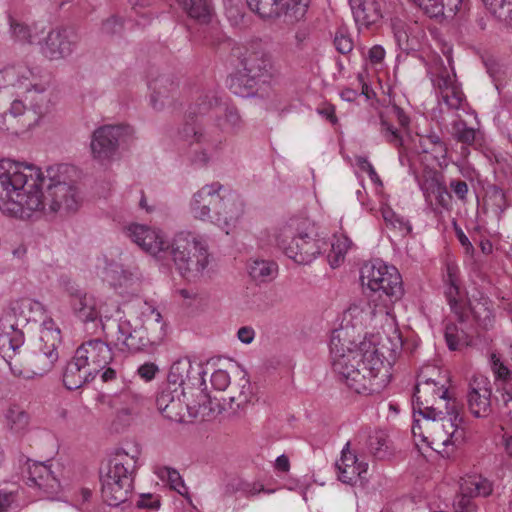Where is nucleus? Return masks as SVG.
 <instances>
[{"label": "nucleus", "instance_id": "nucleus-1", "mask_svg": "<svg viewBox=\"0 0 512 512\" xmlns=\"http://www.w3.org/2000/svg\"><path fill=\"white\" fill-rule=\"evenodd\" d=\"M59 168L46 175L34 165L0 160V210L16 218H29L46 205L52 212H74L79 206L76 187L62 181Z\"/></svg>", "mask_w": 512, "mask_h": 512}, {"label": "nucleus", "instance_id": "nucleus-2", "mask_svg": "<svg viewBox=\"0 0 512 512\" xmlns=\"http://www.w3.org/2000/svg\"><path fill=\"white\" fill-rule=\"evenodd\" d=\"M340 334L334 331L330 340L332 369L338 381L358 394L380 393L391 380L390 363L375 347L345 351Z\"/></svg>", "mask_w": 512, "mask_h": 512}, {"label": "nucleus", "instance_id": "nucleus-3", "mask_svg": "<svg viewBox=\"0 0 512 512\" xmlns=\"http://www.w3.org/2000/svg\"><path fill=\"white\" fill-rule=\"evenodd\" d=\"M242 126L243 121L238 109L234 105L222 102L212 126L203 127L200 124L187 122L180 129L179 134L181 139L190 146L191 161L203 166L220 149L224 134L237 133Z\"/></svg>", "mask_w": 512, "mask_h": 512}, {"label": "nucleus", "instance_id": "nucleus-4", "mask_svg": "<svg viewBox=\"0 0 512 512\" xmlns=\"http://www.w3.org/2000/svg\"><path fill=\"white\" fill-rule=\"evenodd\" d=\"M141 451L137 446L116 448L107 466L100 473L101 494L110 506H118L128 500L139 468Z\"/></svg>", "mask_w": 512, "mask_h": 512}, {"label": "nucleus", "instance_id": "nucleus-5", "mask_svg": "<svg viewBox=\"0 0 512 512\" xmlns=\"http://www.w3.org/2000/svg\"><path fill=\"white\" fill-rule=\"evenodd\" d=\"M360 281L370 303L379 312L388 314L404 294L402 277L397 268L381 260L365 263L360 270Z\"/></svg>", "mask_w": 512, "mask_h": 512}, {"label": "nucleus", "instance_id": "nucleus-6", "mask_svg": "<svg viewBox=\"0 0 512 512\" xmlns=\"http://www.w3.org/2000/svg\"><path fill=\"white\" fill-rule=\"evenodd\" d=\"M307 220L293 218L275 229L271 242L298 264H309L323 249L325 241L315 238Z\"/></svg>", "mask_w": 512, "mask_h": 512}, {"label": "nucleus", "instance_id": "nucleus-7", "mask_svg": "<svg viewBox=\"0 0 512 512\" xmlns=\"http://www.w3.org/2000/svg\"><path fill=\"white\" fill-rule=\"evenodd\" d=\"M61 342L60 330L43 328L39 339L24 353L20 350L8 365L14 375L32 379L48 373L58 360L57 347Z\"/></svg>", "mask_w": 512, "mask_h": 512}, {"label": "nucleus", "instance_id": "nucleus-8", "mask_svg": "<svg viewBox=\"0 0 512 512\" xmlns=\"http://www.w3.org/2000/svg\"><path fill=\"white\" fill-rule=\"evenodd\" d=\"M169 255L182 277L188 281L200 279L209 265L208 244L202 236L190 232L177 233L172 242Z\"/></svg>", "mask_w": 512, "mask_h": 512}, {"label": "nucleus", "instance_id": "nucleus-9", "mask_svg": "<svg viewBox=\"0 0 512 512\" xmlns=\"http://www.w3.org/2000/svg\"><path fill=\"white\" fill-rule=\"evenodd\" d=\"M164 323L161 313L155 308L145 314L144 325L133 328L129 321L117 324L115 345L122 351L138 352L150 345H158L165 337Z\"/></svg>", "mask_w": 512, "mask_h": 512}, {"label": "nucleus", "instance_id": "nucleus-10", "mask_svg": "<svg viewBox=\"0 0 512 512\" xmlns=\"http://www.w3.org/2000/svg\"><path fill=\"white\" fill-rule=\"evenodd\" d=\"M167 380L189 396L187 409L207 408L212 404L206 391L204 371L201 366H194L190 359L183 358L175 361L170 367Z\"/></svg>", "mask_w": 512, "mask_h": 512}, {"label": "nucleus", "instance_id": "nucleus-11", "mask_svg": "<svg viewBox=\"0 0 512 512\" xmlns=\"http://www.w3.org/2000/svg\"><path fill=\"white\" fill-rule=\"evenodd\" d=\"M413 411L414 416L419 414L426 421H436L437 417L444 414V409H450L455 399L448 395V389L434 379L425 380L418 378L414 392Z\"/></svg>", "mask_w": 512, "mask_h": 512}, {"label": "nucleus", "instance_id": "nucleus-12", "mask_svg": "<svg viewBox=\"0 0 512 512\" xmlns=\"http://www.w3.org/2000/svg\"><path fill=\"white\" fill-rule=\"evenodd\" d=\"M247 82H267L279 75L272 54L260 47H249L240 57Z\"/></svg>", "mask_w": 512, "mask_h": 512}, {"label": "nucleus", "instance_id": "nucleus-13", "mask_svg": "<svg viewBox=\"0 0 512 512\" xmlns=\"http://www.w3.org/2000/svg\"><path fill=\"white\" fill-rule=\"evenodd\" d=\"M37 80L33 70L24 63L13 64L0 70V98L13 96L12 89L31 94L30 87Z\"/></svg>", "mask_w": 512, "mask_h": 512}, {"label": "nucleus", "instance_id": "nucleus-14", "mask_svg": "<svg viewBox=\"0 0 512 512\" xmlns=\"http://www.w3.org/2000/svg\"><path fill=\"white\" fill-rule=\"evenodd\" d=\"M74 356L94 377L104 370L113 358L109 345L99 338L82 343Z\"/></svg>", "mask_w": 512, "mask_h": 512}, {"label": "nucleus", "instance_id": "nucleus-15", "mask_svg": "<svg viewBox=\"0 0 512 512\" xmlns=\"http://www.w3.org/2000/svg\"><path fill=\"white\" fill-rule=\"evenodd\" d=\"M244 214V203L240 195L223 188L222 195L213 215V222L229 234Z\"/></svg>", "mask_w": 512, "mask_h": 512}, {"label": "nucleus", "instance_id": "nucleus-16", "mask_svg": "<svg viewBox=\"0 0 512 512\" xmlns=\"http://www.w3.org/2000/svg\"><path fill=\"white\" fill-rule=\"evenodd\" d=\"M128 231L132 241L151 255L162 258L169 253L171 243L165 240L161 231L140 224L129 226Z\"/></svg>", "mask_w": 512, "mask_h": 512}, {"label": "nucleus", "instance_id": "nucleus-17", "mask_svg": "<svg viewBox=\"0 0 512 512\" xmlns=\"http://www.w3.org/2000/svg\"><path fill=\"white\" fill-rule=\"evenodd\" d=\"M122 128L117 125H104L97 128L91 138V152L99 161L110 160L117 152Z\"/></svg>", "mask_w": 512, "mask_h": 512}, {"label": "nucleus", "instance_id": "nucleus-18", "mask_svg": "<svg viewBox=\"0 0 512 512\" xmlns=\"http://www.w3.org/2000/svg\"><path fill=\"white\" fill-rule=\"evenodd\" d=\"M223 186L219 183L205 185L198 190L190 203L191 212L195 218L213 221L216 206L220 201Z\"/></svg>", "mask_w": 512, "mask_h": 512}, {"label": "nucleus", "instance_id": "nucleus-19", "mask_svg": "<svg viewBox=\"0 0 512 512\" xmlns=\"http://www.w3.org/2000/svg\"><path fill=\"white\" fill-rule=\"evenodd\" d=\"M70 305L75 316L84 323H101V314L97 299L75 287L67 288Z\"/></svg>", "mask_w": 512, "mask_h": 512}, {"label": "nucleus", "instance_id": "nucleus-20", "mask_svg": "<svg viewBox=\"0 0 512 512\" xmlns=\"http://www.w3.org/2000/svg\"><path fill=\"white\" fill-rule=\"evenodd\" d=\"M491 395L492 390L486 378L472 379L467 393V403L473 416L487 417L491 413Z\"/></svg>", "mask_w": 512, "mask_h": 512}, {"label": "nucleus", "instance_id": "nucleus-21", "mask_svg": "<svg viewBox=\"0 0 512 512\" xmlns=\"http://www.w3.org/2000/svg\"><path fill=\"white\" fill-rule=\"evenodd\" d=\"M187 402H189V396L177 386L171 385L168 380L156 398L159 411L172 420L181 417L182 410L187 408Z\"/></svg>", "mask_w": 512, "mask_h": 512}, {"label": "nucleus", "instance_id": "nucleus-22", "mask_svg": "<svg viewBox=\"0 0 512 512\" xmlns=\"http://www.w3.org/2000/svg\"><path fill=\"white\" fill-rule=\"evenodd\" d=\"M28 485L37 488L46 497L56 495L60 489V482L51 470V466L44 462L28 464Z\"/></svg>", "mask_w": 512, "mask_h": 512}, {"label": "nucleus", "instance_id": "nucleus-23", "mask_svg": "<svg viewBox=\"0 0 512 512\" xmlns=\"http://www.w3.org/2000/svg\"><path fill=\"white\" fill-rule=\"evenodd\" d=\"M455 77L454 72L451 75L447 69L443 68L432 78V83L448 108L458 110L462 106L465 96Z\"/></svg>", "mask_w": 512, "mask_h": 512}, {"label": "nucleus", "instance_id": "nucleus-24", "mask_svg": "<svg viewBox=\"0 0 512 512\" xmlns=\"http://www.w3.org/2000/svg\"><path fill=\"white\" fill-rule=\"evenodd\" d=\"M71 32L67 29L51 30L41 45V53L50 60H59L69 56L75 42L70 38Z\"/></svg>", "mask_w": 512, "mask_h": 512}, {"label": "nucleus", "instance_id": "nucleus-25", "mask_svg": "<svg viewBox=\"0 0 512 512\" xmlns=\"http://www.w3.org/2000/svg\"><path fill=\"white\" fill-rule=\"evenodd\" d=\"M349 447L350 443L348 442L342 449L341 457L336 462V468L338 470L339 480L352 485L367 472L368 464L359 462L356 455L350 451Z\"/></svg>", "mask_w": 512, "mask_h": 512}, {"label": "nucleus", "instance_id": "nucleus-26", "mask_svg": "<svg viewBox=\"0 0 512 512\" xmlns=\"http://www.w3.org/2000/svg\"><path fill=\"white\" fill-rule=\"evenodd\" d=\"M355 22L366 28L377 24L382 19L380 0H348Z\"/></svg>", "mask_w": 512, "mask_h": 512}, {"label": "nucleus", "instance_id": "nucleus-27", "mask_svg": "<svg viewBox=\"0 0 512 512\" xmlns=\"http://www.w3.org/2000/svg\"><path fill=\"white\" fill-rule=\"evenodd\" d=\"M24 344L23 328L0 322V356L8 363Z\"/></svg>", "mask_w": 512, "mask_h": 512}, {"label": "nucleus", "instance_id": "nucleus-28", "mask_svg": "<svg viewBox=\"0 0 512 512\" xmlns=\"http://www.w3.org/2000/svg\"><path fill=\"white\" fill-rule=\"evenodd\" d=\"M430 18L453 17L465 5L464 0H411Z\"/></svg>", "mask_w": 512, "mask_h": 512}, {"label": "nucleus", "instance_id": "nucleus-29", "mask_svg": "<svg viewBox=\"0 0 512 512\" xmlns=\"http://www.w3.org/2000/svg\"><path fill=\"white\" fill-rule=\"evenodd\" d=\"M151 89V105L156 110H161L176 93L178 84L168 75H161L149 82Z\"/></svg>", "mask_w": 512, "mask_h": 512}, {"label": "nucleus", "instance_id": "nucleus-30", "mask_svg": "<svg viewBox=\"0 0 512 512\" xmlns=\"http://www.w3.org/2000/svg\"><path fill=\"white\" fill-rule=\"evenodd\" d=\"M252 396L253 391L250 380L243 374L229 386L227 396L223 398V401L228 402L229 408L235 413L247 405L251 401Z\"/></svg>", "mask_w": 512, "mask_h": 512}, {"label": "nucleus", "instance_id": "nucleus-31", "mask_svg": "<svg viewBox=\"0 0 512 512\" xmlns=\"http://www.w3.org/2000/svg\"><path fill=\"white\" fill-rule=\"evenodd\" d=\"M445 285V296L448 300L451 310L457 315L460 322H464L467 316V311L460 297L457 271L450 265L447 266Z\"/></svg>", "mask_w": 512, "mask_h": 512}, {"label": "nucleus", "instance_id": "nucleus-32", "mask_svg": "<svg viewBox=\"0 0 512 512\" xmlns=\"http://www.w3.org/2000/svg\"><path fill=\"white\" fill-rule=\"evenodd\" d=\"M444 414L437 417L440 428L447 431V434L453 438V441L461 443L464 438L463 430L460 429L463 418L460 416V410L457 401H453L450 409H444Z\"/></svg>", "mask_w": 512, "mask_h": 512}, {"label": "nucleus", "instance_id": "nucleus-33", "mask_svg": "<svg viewBox=\"0 0 512 512\" xmlns=\"http://www.w3.org/2000/svg\"><path fill=\"white\" fill-rule=\"evenodd\" d=\"M94 378L92 373L73 356L72 360L69 361L65 367L63 384L68 390H76Z\"/></svg>", "mask_w": 512, "mask_h": 512}, {"label": "nucleus", "instance_id": "nucleus-34", "mask_svg": "<svg viewBox=\"0 0 512 512\" xmlns=\"http://www.w3.org/2000/svg\"><path fill=\"white\" fill-rule=\"evenodd\" d=\"M222 104L221 99L218 97L217 93L214 91H208L202 95H200L195 103L190 106L189 111L186 116V121L189 123L199 124L194 117L198 115L207 114L210 111H214L217 113L218 109Z\"/></svg>", "mask_w": 512, "mask_h": 512}, {"label": "nucleus", "instance_id": "nucleus-35", "mask_svg": "<svg viewBox=\"0 0 512 512\" xmlns=\"http://www.w3.org/2000/svg\"><path fill=\"white\" fill-rule=\"evenodd\" d=\"M460 490L474 498L488 497L493 492V484L481 475H469L462 478Z\"/></svg>", "mask_w": 512, "mask_h": 512}, {"label": "nucleus", "instance_id": "nucleus-36", "mask_svg": "<svg viewBox=\"0 0 512 512\" xmlns=\"http://www.w3.org/2000/svg\"><path fill=\"white\" fill-rule=\"evenodd\" d=\"M5 427L14 434H24L29 426V415L17 405L9 406L4 414Z\"/></svg>", "mask_w": 512, "mask_h": 512}, {"label": "nucleus", "instance_id": "nucleus-37", "mask_svg": "<svg viewBox=\"0 0 512 512\" xmlns=\"http://www.w3.org/2000/svg\"><path fill=\"white\" fill-rule=\"evenodd\" d=\"M285 21L295 23L305 18L310 0H276Z\"/></svg>", "mask_w": 512, "mask_h": 512}, {"label": "nucleus", "instance_id": "nucleus-38", "mask_svg": "<svg viewBox=\"0 0 512 512\" xmlns=\"http://www.w3.org/2000/svg\"><path fill=\"white\" fill-rule=\"evenodd\" d=\"M186 14L200 22H207L211 16L210 0H178Z\"/></svg>", "mask_w": 512, "mask_h": 512}, {"label": "nucleus", "instance_id": "nucleus-39", "mask_svg": "<svg viewBox=\"0 0 512 512\" xmlns=\"http://www.w3.org/2000/svg\"><path fill=\"white\" fill-rule=\"evenodd\" d=\"M380 133L389 144L399 149V160L401 164L404 165L405 160H407V154L404 146V140L400 131L387 120L381 118Z\"/></svg>", "mask_w": 512, "mask_h": 512}, {"label": "nucleus", "instance_id": "nucleus-40", "mask_svg": "<svg viewBox=\"0 0 512 512\" xmlns=\"http://www.w3.org/2000/svg\"><path fill=\"white\" fill-rule=\"evenodd\" d=\"M249 9L263 19H276L283 16L276 0H246Z\"/></svg>", "mask_w": 512, "mask_h": 512}, {"label": "nucleus", "instance_id": "nucleus-41", "mask_svg": "<svg viewBox=\"0 0 512 512\" xmlns=\"http://www.w3.org/2000/svg\"><path fill=\"white\" fill-rule=\"evenodd\" d=\"M31 94L22 93L24 96L25 102L29 103V109L33 111L35 115L38 117L43 115L47 109V97L45 95V88L42 85L37 83V80L34 82V85L30 87Z\"/></svg>", "mask_w": 512, "mask_h": 512}, {"label": "nucleus", "instance_id": "nucleus-42", "mask_svg": "<svg viewBox=\"0 0 512 512\" xmlns=\"http://www.w3.org/2000/svg\"><path fill=\"white\" fill-rule=\"evenodd\" d=\"M427 192L435 196L437 203L444 209H449L451 206L452 196L447 190V186L442 180V177L434 175L427 181Z\"/></svg>", "mask_w": 512, "mask_h": 512}, {"label": "nucleus", "instance_id": "nucleus-43", "mask_svg": "<svg viewBox=\"0 0 512 512\" xmlns=\"http://www.w3.org/2000/svg\"><path fill=\"white\" fill-rule=\"evenodd\" d=\"M369 450L377 459H387L392 455L388 436L383 431H375L369 437Z\"/></svg>", "mask_w": 512, "mask_h": 512}, {"label": "nucleus", "instance_id": "nucleus-44", "mask_svg": "<svg viewBox=\"0 0 512 512\" xmlns=\"http://www.w3.org/2000/svg\"><path fill=\"white\" fill-rule=\"evenodd\" d=\"M470 312L472 313L476 323L481 328L487 330L492 327L494 322V315L492 309L488 305L487 299L472 303L470 306Z\"/></svg>", "mask_w": 512, "mask_h": 512}, {"label": "nucleus", "instance_id": "nucleus-45", "mask_svg": "<svg viewBox=\"0 0 512 512\" xmlns=\"http://www.w3.org/2000/svg\"><path fill=\"white\" fill-rule=\"evenodd\" d=\"M104 280L114 288L125 286L131 280V273L117 263L109 264L103 272Z\"/></svg>", "mask_w": 512, "mask_h": 512}, {"label": "nucleus", "instance_id": "nucleus-46", "mask_svg": "<svg viewBox=\"0 0 512 512\" xmlns=\"http://www.w3.org/2000/svg\"><path fill=\"white\" fill-rule=\"evenodd\" d=\"M444 337L448 348L453 351L470 343L468 334L454 323H448L445 326Z\"/></svg>", "mask_w": 512, "mask_h": 512}, {"label": "nucleus", "instance_id": "nucleus-47", "mask_svg": "<svg viewBox=\"0 0 512 512\" xmlns=\"http://www.w3.org/2000/svg\"><path fill=\"white\" fill-rule=\"evenodd\" d=\"M428 425H431V429L433 430L432 440L430 444L434 450L439 451L440 453H447L446 448L450 445L455 446L459 444L456 441H453V438L447 434V431L440 428L439 422L432 421L431 423L427 421Z\"/></svg>", "mask_w": 512, "mask_h": 512}, {"label": "nucleus", "instance_id": "nucleus-48", "mask_svg": "<svg viewBox=\"0 0 512 512\" xmlns=\"http://www.w3.org/2000/svg\"><path fill=\"white\" fill-rule=\"evenodd\" d=\"M277 272V265L272 261L255 260L249 267L250 276L256 280L264 282L272 278Z\"/></svg>", "mask_w": 512, "mask_h": 512}, {"label": "nucleus", "instance_id": "nucleus-49", "mask_svg": "<svg viewBox=\"0 0 512 512\" xmlns=\"http://www.w3.org/2000/svg\"><path fill=\"white\" fill-rule=\"evenodd\" d=\"M452 135L457 142L472 145L475 141L476 131L468 127L464 120H458L452 124Z\"/></svg>", "mask_w": 512, "mask_h": 512}, {"label": "nucleus", "instance_id": "nucleus-50", "mask_svg": "<svg viewBox=\"0 0 512 512\" xmlns=\"http://www.w3.org/2000/svg\"><path fill=\"white\" fill-rule=\"evenodd\" d=\"M10 23V33L12 38L15 41H18L20 43H33V35L32 30L30 26H28L26 23L10 17L9 19Z\"/></svg>", "mask_w": 512, "mask_h": 512}, {"label": "nucleus", "instance_id": "nucleus-51", "mask_svg": "<svg viewBox=\"0 0 512 512\" xmlns=\"http://www.w3.org/2000/svg\"><path fill=\"white\" fill-rule=\"evenodd\" d=\"M382 216L387 225L398 229L403 235L411 233L412 226L408 220L403 216L396 214L390 208H384L382 210Z\"/></svg>", "mask_w": 512, "mask_h": 512}, {"label": "nucleus", "instance_id": "nucleus-52", "mask_svg": "<svg viewBox=\"0 0 512 512\" xmlns=\"http://www.w3.org/2000/svg\"><path fill=\"white\" fill-rule=\"evenodd\" d=\"M7 308L12 314H15V318L19 319L20 323L27 324L29 322L32 308V301L30 299L12 301Z\"/></svg>", "mask_w": 512, "mask_h": 512}, {"label": "nucleus", "instance_id": "nucleus-53", "mask_svg": "<svg viewBox=\"0 0 512 512\" xmlns=\"http://www.w3.org/2000/svg\"><path fill=\"white\" fill-rule=\"evenodd\" d=\"M157 474L162 480L166 479L171 488L182 494L181 489H185V485L181 475L177 470L169 467H162L159 468Z\"/></svg>", "mask_w": 512, "mask_h": 512}, {"label": "nucleus", "instance_id": "nucleus-54", "mask_svg": "<svg viewBox=\"0 0 512 512\" xmlns=\"http://www.w3.org/2000/svg\"><path fill=\"white\" fill-rule=\"evenodd\" d=\"M490 366L495 376V384L512 378L511 372L506 365L501 362L500 358L496 354H491Z\"/></svg>", "mask_w": 512, "mask_h": 512}, {"label": "nucleus", "instance_id": "nucleus-55", "mask_svg": "<svg viewBox=\"0 0 512 512\" xmlns=\"http://www.w3.org/2000/svg\"><path fill=\"white\" fill-rule=\"evenodd\" d=\"M334 45L336 50L341 54H348L353 49V40L351 36L344 30L339 29L334 37Z\"/></svg>", "mask_w": 512, "mask_h": 512}, {"label": "nucleus", "instance_id": "nucleus-56", "mask_svg": "<svg viewBox=\"0 0 512 512\" xmlns=\"http://www.w3.org/2000/svg\"><path fill=\"white\" fill-rule=\"evenodd\" d=\"M473 498L470 495H465V492L460 490V494L454 502L455 512H475L476 505Z\"/></svg>", "mask_w": 512, "mask_h": 512}, {"label": "nucleus", "instance_id": "nucleus-57", "mask_svg": "<svg viewBox=\"0 0 512 512\" xmlns=\"http://www.w3.org/2000/svg\"><path fill=\"white\" fill-rule=\"evenodd\" d=\"M352 242L346 236H341L336 239L335 242L331 244L332 252L335 254V260L339 261L344 258V255L350 249Z\"/></svg>", "mask_w": 512, "mask_h": 512}, {"label": "nucleus", "instance_id": "nucleus-58", "mask_svg": "<svg viewBox=\"0 0 512 512\" xmlns=\"http://www.w3.org/2000/svg\"><path fill=\"white\" fill-rule=\"evenodd\" d=\"M212 386L220 391H224L230 386V376L225 370H216L211 375Z\"/></svg>", "mask_w": 512, "mask_h": 512}, {"label": "nucleus", "instance_id": "nucleus-59", "mask_svg": "<svg viewBox=\"0 0 512 512\" xmlns=\"http://www.w3.org/2000/svg\"><path fill=\"white\" fill-rule=\"evenodd\" d=\"M449 187L458 200H460L461 202L467 201L469 188L465 181L460 179H452L449 183Z\"/></svg>", "mask_w": 512, "mask_h": 512}, {"label": "nucleus", "instance_id": "nucleus-60", "mask_svg": "<svg viewBox=\"0 0 512 512\" xmlns=\"http://www.w3.org/2000/svg\"><path fill=\"white\" fill-rule=\"evenodd\" d=\"M310 38V30L307 27H299L295 34L292 45L297 51H302Z\"/></svg>", "mask_w": 512, "mask_h": 512}, {"label": "nucleus", "instance_id": "nucleus-61", "mask_svg": "<svg viewBox=\"0 0 512 512\" xmlns=\"http://www.w3.org/2000/svg\"><path fill=\"white\" fill-rule=\"evenodd\" d=\"M136 506L141 509H158L160 507V499L151 493L141 494Z\"/></svg>", "mask_w": 512, "mask_h": 512}, {"label": "nucleus", "instance_id": "nucleus-62", "mask_svg": "<svg viewBox=\"0 0 512 512\" xmlns=\"http://www.w3.org/2000/svg\"><path fill=\"white\" fill-rule=\"evenodd\" d=\"M132 412L130 408H120L117 410L116 418L112 423L115 431H120L129 424Z\"/></svg>", "mask_w": 512, "mask_h": 512}, {"label": "nucleus", "instance_id": "nucleus-63", "mask_svg": "<svg viewBox=\"0 0 512 512\" xmlns=\"http://www.w3.org/2000/svg\"><path fill=\"white\" fill-rule=\"evenodd\" d=\"M497 391L501 394V398L505 405L512 402V377L496 384Z\"/></svg>", "mask_w": 512, "mask_h": 512}, {"label": "nucleus", "instance_id": "nucleus-64", "mask_svg": "<svg viewBox=\"0 0 512 512\" xmlns=\"http://www.w3.org/2000/svg\"><path fill=\"white\" fill-rule=\"evenodd\" d=\"M123 27L122 22L117 17L107 19L102 25V31L106 34H116L121 32Z\"/></svg>", "mask_w": 512, "mask_h": 512}]
</instances>
